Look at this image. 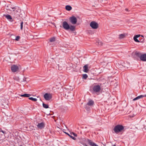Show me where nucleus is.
I'll use <instances>...</instances> for the list:
<instances>
[{
    "instance_id": "nucleus-1",
    "label": "nucleus",
    "mask_w": 146,
    "mask_h": 146,
    "mask_svg": "<svg viewBox=\"0 0 146 146\" xmlns=\"http://www.w3.org/2000/svg\"><path fill=\"white\" fill-rule=\"evenodd\" d=\"M62 26L63 28L66 30H70L71 31H74L75 29V27L74 26L72 25H70L66 21L63 22Z\"/></svg>"
},
{
    "instance_id": "nucleus-2",
    "label": "nucleus",
    "mask_w": 146,
    "mask_h": 146,
    "mask_svg": "<svg viewBox=\"0 0 146 146\" xmlns=\"http://www.w3.org/2000/svg\"><path fill=\"white\" fill-rule=\"evenodd\" d=\"M124 128V127L121 125H118L114 127L113 130L116 133H117L121 132Z\"/></svg>"
},
{
    "instance_id": "nucleus-3",
    "label": "nucleus",
    "mask_w": 146,
    "mask_h": 146,
    "mask_svg": "<svg viewBox=\"0 0 146 146\" xmlns=\"http://www.w3.org/2000/svg\"><path fill=\"white\" fill-rule=\"evenodd\" d=\"M101 85V84H100V85H96L94 86L92 88V92L94 93L99 92L101 89L100 86Z\"/></svg>"
},
{
    "instance_id": "nucleus-4",
    "label": "nucleus",
    "mask_w": 146,
    "mask_h": 146,
    "mask_svg": "<svg viewBox=\"0 0 146 146\" xmlns=\"http://www.w3.org/2000/svg\"><path fill=\"white\" fill-rule=\"evenodd\" d=\"M90 27L93 29H97L98 27V24L94 21L91 22L90 24Z\"/></svg>"
},
{
    "instance_id": "nucleus-5",
    "label": "nucleus",
    "mask_w": 146,
    "mask_h": 146,
    "mask_svg": "<svg viewBox=\"0 0 146 146\" xmlns=\"http://www.w3.org/2000/svg\"><path fill=\"white\" fill-rule=\"evenodd\" d=\"M69 20L70 22L73 25L76 24L77 22L76 18L73 16L70 17Z\"/></svg>"
},
{
    "instance_id": "nucleus-6",
    "label": "nucleus",
    "mask_w": 146,
    "mask_h": 146,
    "mask_svg": "<svg viewBox=\"0 0 146 146\" xmlns=\"http://www.w3.org/2000/svg\"><path fill=\"white\" fill-rule=\"evenodd\" d=\"M44 97L46 100H49L52 98V96L50 93H46L44 95Z\"/></svg>"
},
{
    "instance_id": "nucleus-7",
    "label": "nucleus",
    "mask_w": 146,
    "mask_h": 146,
    "mask_svg": "<svg viewBox=\"0 0 146 146\" xmlns=\"http://www.w3.org/2000/svg\"><path fill=\"white\" fill-rule=\"evenodd\" d=\"M11 70L13 72H15L18 71L19 69L18 67L16 65H13L11 67Z\"/></svg>"
},
{
    "instance_id": "nucleus-8",
    "label": "nucleus",
    "mask_w": 146,
    "mask_h": 146,
    "mask_svg": "<svg viewBox=\"0 0 146 146\" xmlns=\"http://www.w3.org/2000/svg\"><path fill=\"white\" fill-rule=\"evenodd\" d=\"M37 126L38 129H41L44 127L45 123L44 122H42L41 123H38Z\"/></svg>"
},
{
    "instance_id": "nucleus-9",
    "label": "nucleus",
    "mask_w": 146,
    "mask_h": 146,
    "mask_svg": "<svg viewBox=\"0 0 146 146\" xmlns=\"http://www.w3.org/2000/svg\"><path fill=\"white\" fill-rule=\"evenodd\" d=\"M14 9L15 10V9ZM14 11V18L15 19H18L20 16L19 12L17 10H15Z\"/></svg>"
},
{
    "instance_id": "nucleus-10",
    "label": "nucleus",
    "mask_w": 146,
    "mask_h": 146,
    "mask_svg": "<svg viewBox=\"0 0 146 146\" xmlns=\"http://www.w3.org/2000/svg\"><path fill=\"white\" fill-rule=\"evenodd\" d=\"M3 16L6 18L8 20H9L10 22H13V20L11 16L8 14L3 15Z\"/></svg>"
},
{
    "instance_id": "nucleus-11",
    "label": "nucleus",
    "mask_w": 146,
    "mask_h": 146,
    "mask_svg": "<svg viewBox=\"0 0 146 146\" xmlns=\"http://www.w3.org/2000/svg\"><path fill=\"white\" fill-rule=\"evenodd\" d=\"M88 144L91 146H98L96 144L93 142L91 140L88 139Z\"/></svg>"
},
{
    "instance_id": "nucleus-12",
    "label": "nucleus",
    "mask_w": 146,
    "mask_h": 146,
    "mask_svg": "<svg viewBox=\"0 0 146 146\" xmlns=\"http://www.w3.org/2000/svg\"><path fill=\"white\" fill-rule=\"evenodd\" d=\"M140 59L143 61H146V54H143L140 57Z\"/></svg>"
},
{
    "instance_id": "nucleus-13",
    "label": "nucleus",
    "mask_w": 146,
    "mask_h": 146,
    "mask_svg": "<svg viewBox=\"0 0 146 146\" xmlns=\"http://www.w3.org/2000/svg\"><path fill=\"white\" fill-rule=\"evenodd\" d=\"M94 101L92 100H90L86 105V108L87 107V106H92L94 105Z\"/></svg>"
},
{
    "instance_id": "nucleus-14",
    "label": "nucleus",
    "mask_w": 146,
    "mask_h": 146,
    "mask_svg": "<svg viewBox=\"0 0 146 146\" xmlns=\"http://www.w3.org/2000/svg\"><path fill=\"white\" fill-rule=\"evenodd\" d=\"M146 97V95H141L139 96H137V97H136L135 98L133 99V101H135L141 98H143V97Z\"/></svg>"
},
{
    "instance_id": "nucleus-15",
    "label": "nucleus",
    "mask_w": 146,
    "mask_h": 146,
    "mask_svg": "<svg viewBox=\"0 0 146 146\" xmlns=\"http://www.w3.org/2000/svg\"><path fill=\"white\" fill-rule=\"evenodd\" d=\"M140 36V35H135L133 37V40L136 42H140L139 40L137 38L139 37Z\"/></svg>"
},
{
    "instance_id": "nucleus-16",
    "label": "nucleus",
    "mask_w": 146,
    "mask_h": 146,
    "mask_svg": "<svg viewBox=\"0 0 146 146\" xmlns=\"http://www.w3.org/2000/svg\"><path fill=\"white\" fill-rule=\"evenodd\" d=\"M88 65L86 64L84 65L83 67V71L84 72H87L89 70L88 69Z\"/></svg>"
},
{
    "instance_id": "nucleus-17",
    "label": "nucleus",
    "mask_w": 146,
    "mask_h": 146,
    "mask_svg": "<svg viewBox=\"0 0 146 146\" xmlns=\"http://www.w3.org/2000/svg\"><path fill=\"white\" fill-rule=\"evenodd\" d=\"M12 5H9L7 7V9L9 10L10 11H11V9L13 10V11H14L15 10L14 9H15V7H11Z\"/></svg>"
},
{
    "instance_id": "nucleus-18",
    "label": "nucleus",
    "mask_w": 146,
    "mask_h": 146,
    "mask_svg": "<svg viewBox=\"0 0 146 146\" xmlns=\"http://www.w3.org/2000/svg\"><path fill=\"white\" fill-rule=\"evenodd\" d=\"M65 8L66 10L69 11L72 9V7L70 5H67L66 6Z\"/></svg>"
},
{
    "instance_id": "nucleus-19",
    "label": "nucleus",
    "mask_w": 146,
    "mask_h": 146,
    "mask_svg": "<svg viewBox=\"0 0 146 146\" xmlns=\"http://www.w3.org/2000/svg\"><path fill=\"white\" fill-rule=\"evenodd\" d=\"M20 96L21 97H28L31 96V95L30 94H23L21 95Z\"/></svg>"
},
{
    "instance_id": "nucleus-20",
    "label": "nucleus",
    "mask_w": 146,
    "mask_h": 146,
    "mask_svg": "<svg viewBox=\"0 0 146 146\" xmlns=\"http://www.w3.org/2000/svg\"><path fill=\"white\" fill-rule=\"evenodd\" d=\"M125 34H121L119 35V38L120 39H122L125 37Z\"/></svg>"
},
{
    "instance_id": "nucleus-21",
    "label": "nucleus",
    "mask_w": 146,
    "mask_h": 146,
    "mask_svg": "<svg viewBox=\"0 0 146 146\" xmlns=\"http://www.w3.org/2000/svg\"><path fill=\"white\" fill-rule=\"evenodd\" d=\"M29 99L30 100H31L33 101L36 102V101L37 100L36 98H34L33 97H29Z\"/></svg>"
},
{
    "instance_id": "nucleus-22",
    "label": "nucleus",
    "mask_w": 146,
    "mask_h": 146,
    "mask_svg": "<svg viewBox=\"0 0 146 146\" xmlns=\"http://www.w3.org/2000/svg\"><path fill=\"white\" fill-rule=\"evenodd\" d=\"M42 106L43 107L45 108H49L48 106V104H46L44 103H43Z\"/></svg>"
},
{
    "instance_id": "nucleus-23",
    "label": "nucleus",
    "mask_w": 146,
    "mask_h": 146,
    "mask_svg": "<svg viewBox=\"0 0 146 146\" xmlns=\"http://www.w3.org/2000/svg\"><path fill=\"white\" fill-rule=\"evenodd\" d=\"M55 40V38L54 37H53L50 39V42H53Z\"/></svg>"
},
{
    "instance_id": "nucleus-24",
    "label": "nucleus",
    "mask_w": 146,
    "mask_h": 146,
    "mask_svg": "<svg viewBox=\"0 0 146 146\" xmlns=\"http://www.w3.org/2000/svg\"><path fill=\"white\" fill-rule=\"evenodd\" d=\"M141 54H142L140 53H139V52H136L135 53L136 55L137 56L139 57V58H140V56L141 55Z\"/></svg>"
},
{
    "instance_id": "nucleus-25",
    "label": "nucleus",
    "mask_w": 146,
    "mask_h": 146,
    "mask_svg": "<svg viewBox=\"0 0 146 146\" xmlns=\"http://www.w3.org/2000/svg\"><path fill=\"white\" fill-rule=\"evenodd\" d=\"M88 77V76L86 74H84L83 76V78L86 79Z\"/></svg>"
},
{
    "instance_id": "nucleus-26",
    "label": "nucleus",
    "mask_w": 146,
    "mask_h": 146,
    "mask_svg": "<svg viewBox=\"0 0 146 146\" xmlns=\"http://www.w3.org/2000/svg\"><path fill=\"white\" fill-rule=\"evenodd\" d=\"M23 21H22L20 23V27H21V30H23Z\"/></svg>"
},
{
    "instance_id": "nucleus-27",
    "label": "nucleus",
    "mask_w": 146,
    "mask_h": 146,
    "mask_svg": "<svg viewBox=\"0 0 146 146\" xmlns=\"http://www.w3.org/2000/svg\"><path fill=\"white\" fill-rule=\"evenodd\" d=\"M20 38V36H16L15 40L17 41H19Z\"/></svg>"
},
{
    "instance_id": "nucleus-28",
    "label": "nucleus",
    "mask_w": 146,
    "mask_h": 146,
    "mask_svg": "<svg viewBox=\"0 0 146 146\" xmlns=\"http://www.w3.org/2000/svg\"><path fill=\"white\" fill-rule=\"evenodd\" d=\"M70 134L71 135L72 134L74 136H75V137H76L77 136V134L76 133H73V132H72V133H70Z\"/></svg>"
},
{
    "instance_id": "nucleus-29",
    "label": "nucleus",
    "mask_w": 146,
    "mask_h": 146,
    "mask_svg": "<svg viewBox=\"0 0 146 146\" xmlns=\"http://www.w3.org/2000/svg\"><path fill=\"white\" fill-rule=\"evenodd\" d=\"M69 137L74 140H75L76 139L73 136H72L71 135H70Z\"/></svg>"
},
{
    "instance_id": "nucleus-30",
    "label": "nucleus",
    "mask_w": 146,
    "mask_h": 146,
    "mask_svg": "<svg viewBox=\"0 0 146 146\" xmlns=\"http://www.w3.org/2000/svg\"><path fill=\"white\" fill-rule=\"evenodd\" d=\"M144 38L142 37V38L140 40L139 39L140 42H141L143 41L144 40Z\"/></svg>"
},
{
    "instance_id": "nucleus-31",
    "label": "nucleus",
    "mask_w": 146,
    "mask_h": 146,
    "mask_svg": "<svg viewBox=\"0 0 146 146\" xmlns=\"http://www.w3.org/2000/svg\"><path fill=\"white\" fill-rule=\"evenodd\" d=\"M0 132H2L4 134H5L6 133V132L5 131L2 130L1 128H0Z\"/></svg>"
},
{
    "instance_id": "nucleus-32",
    "label": "nucleus",
    "mask_w": 146,
    "mask_h": 146,
    "mask_svg": "<svg viewBox=\"0 0 146 146\" xmlns=\"http://www.w3.org/2000/svg\"><path fill=\"white\" fill-rule=\"evenodd\" d=\"M98 44L99 45H102V43L100 41V42H98Z\"/></svg>"
},
{
    "instance_id": "nucleus-33",
    "label": "nucleus",
    "mask_w": 146,
    "mask_h": 146,
    "mask_svg": "<svg viewBox=\"0 0 146 146\" xmlns=\"http://www.w3.org/2000/svg\"><path fill=\"white\" fill-rule=\"evenodd\" d=\"M64 133H66V134L68 136H70V135L69 134V133H66V132H64Z\"/></svg>"
},
{
    "instance_id": "nucleus-34",
    "label": "nucleus",
    "mask_w": 146,
    "mask_h": 146,
    "mask_svg": "<svg viewBox=\"0 0 146 146\" xmlns=\"http://www.w3.org/2000/svg\"><path fill=\"white\" fill-rule=\"evenodd\" d=\"M82 145L84 146H88L87 145H86L85 143H84Z\"/></svg>"
},
{
    "instance_id": "nucleus-35",
    "label": "nucleus",
    "mask_w": 146,
    "mask_h": 146,
    "mask_svg": "<svg viewBox=\"0 0 146 146\" xmlns=\"http://www.w3.org/2000/svg\"><path fill=\"white\" fill-rule=\"evenodd\" d=\"M79 143H80L81 144H82H82H83V143H83V142H81V141H80V142H79Z\"/></svg>"
},
{
    "instance_id": "nucleus-36",
    "label": "nucleus",
    "mask_w": 146,
    "mask_h": 146,
    "mask_svg": "<svg viewBox=\"0 0 146 146\" xmlns=\"http://www.w3.org/2000/svg\"><path fill=\"white\" fill-rule=\"evenodd\" d=\"M125 10L127 11H128V9H125Z\"/></svg>"
},
{
    "instance_id": "nucleus-37",
    "label": "nucleus",
    "mask_w": 146,
    "mask_h": 146,
    "mask_svg": "<svg viewBox=\"0 0 146 146\" xmlns=\"http://www.w3.org/2000/svg\"><path fill=\"white\" fill-rule=\"evenodd\" d=\"M25 79H26L25 78V79H23V81H25Z\"/></svg>"
},
{
    "instance_id": "nucleus-38",
    "label": "nucleus",
    "mask_w": 146,
    "mask_h": 146,
    "mask_svg": "<svg viewBox=\"0 0 146 146\" xmlns=\"http://www.w3.org/2000/svg\"><path fill=\"white\" fill-rule=\"evenodd\" d=\"M14 79L15 80H16V79H17V78H15L14 77Z\"/></svg>"
},
{
    "instance_id": "nucleus-39",
    "label": "nucleus",
    "mask_w": 146,
    "mask_h": 146,
    "mask_svg": "<svg viewBox=\"0 0 146 146\" xmlns=\"http://www.w3.org/2000/svg\"><path fill=\"white\" fill-rule=\"evenodd\" d=\"M14 79L15 80H16V79H17V78H15L14 77Z\"/></svg>"
},
{
    "instance_id": "nucleus-40",
    "label": "nucleus",
    "mask_w": 146,
    "mask_h": 146,
    "mask_svg": "<svg viewBox=\"0 0 146 146\" xmlns=\"http://www.w3.org/2000/svg\"><path fill=\"white\" fill-rule=\"evenodd\" d=\"M112 146H116V145H113Z\"/></svg>"
},
{
    "instance_id": "nucleus-41",
    "label": "nucleus",
    "mask_w": 146,
    "mask_h": 146,
    "mask_svg": "<svg viewBox=\"0 0 146 146\" xmlns=\"http://www.w3.org/2000/svg\"><path fill=\"white\" fill-rule=\"evenodd\" d=\"M60 27H61V26H60Z\"/></svg>"
}]
</instances>
